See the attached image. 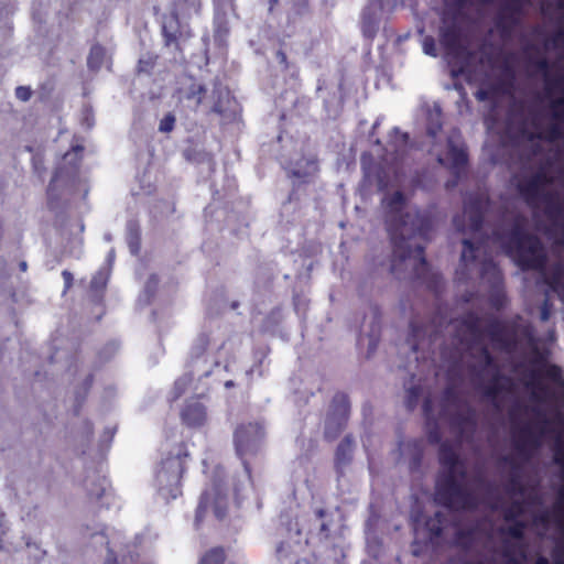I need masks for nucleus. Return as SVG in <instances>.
<instances>
[{"label": "nucleus", "instance_id": "f257e3e1", "mask_svg": "<svg viewBox=\"0 0 564 564\" xmlns=\"http://www.w3.org/2000/svg\"><path fill=\"white\" fill-rule=\"evenodd\" d=\"M524 387L532 404L523 410L532 417L517 425L513 451L499 462L503 490L480 475L470 478L456 448L441 444L436 501L451 511L481 507L503 520L456 530L465 551H485L462 564H564V414L542 409L545 398L534 376Z\"/></svg>", "mask_w": 564, "mask_h": 564}, {"label": "nucleus", "instance_id": "f03ea898", "mask_svg": "<svg viewBox=\"0 0 564 564\" xmlns=\"http://www.w3.org/2000/svg\"><path fill=\"white\" fill-rule=\"evenodd\" d=\"M547 119L533 130L522 126L514 151L520 155L522 172L513 176L516 187L531 208L532 215L544 216L538 227L554 238L557 248H564V97L553 109L546 110ZM529 220L517 216L509 234L501 237L494 232L517 264L539 270L541 276L564 301V262L558 260L546 268V251L541 241L528 234Z\"/></svg>", "mask_w": 564, "mask_h": 564}, {"label": "nucleus", "instance_id": "7ed1b4c3", "mask_svg": "<svg viewBox=\"0 0 564 564\" xmlns=\"http://www.w3.org/2000/svg\"><path fill=\"white\" fill-rule=\"evenodd\" d=\"M456 336L469 351L473 383L496 410L501 411L508 401L516 399L517 383L501 372L499 364L488 350V344L492 349L507 355L511 370L516 373L518 364L513 361V354L519 344L516 329L499 321H490L484 325L476 314L468 313L456 326Z\"/></svg>", "mask_w": 564, "mask_h": 564}, {"label": "nucleus", "instance_id": "20e7f679", "mask_svg": "<svg viewBox=\"0 0 564 564\" xmlns=\"http://www.w3.org/2000/svg\"><path fill=\"white\" fill-rule=\"evenodd\" d=\"M469 0H444L448 11L458 13ZM482 3L497 2L496 25L503 39L511 37L519 25L527 8L539 3L542 15L556 26V31L546 37L544 46L547 51H557L554 63L556 73H552L551 63L546 57L535 61V67L544 80L546 100L545 110L553 109L555 101L564 97V0H479Z\"/></svg>", "mask_w": 564, "mask_h": 564}, {"label": "nucleus", "instance_id": "39448f33", "mask_svg": "<svg viewBox=\"0 0 564 564\" xmlns=\"http://www.w3.org/2000/svg\"><path fill=\"white\" fill-rule=\"evenodd\" d=\"M487 206L488 198L485 193L468 194L464 199L463 214L453 219L456 230L465 236L462 239L463 250L456 276L462 282L480 279L490 297L496 300L495 305L499 306V300L502 299L501 273L488 252L489 238L480 239Z\"/></svg>", "mask_w": 564, "mask_h": 564}, {"label": "nucleus", "instance_id": "423d86ee", "mask_svg": "<svg viewBox=\"0 0 564 564\" xmlns=\"http://www.w3.org/2000/svg\"><path fill=\"white\" fill-rule=\"evenodd\" d=\"M383 202L389 208L387 226L392 242L391 273L398 279H425L429 264L424 258L423 240L430 231V221L417 210H405L404 196L393 193Z\"/></svg>", "mask_w": 564, "mask_h": 564}, {"label": "nucleus", "instance_id": "0eeeda50", "mask_svg": "<svg viewBox=\"0 0 564 564\" xmlns=\"http://www.w3.org/2000/svg\"><path fill=\"white\" fill-rule=\"evenodd\" d=\"M265 429L264 425L257 422L242 423L237 426L234 433V442L238 456L242 459L243 475L242 479H239L235 484L234 491L237 501L242 497V491L246 490L250 485V467L246 460V456H252L258 454L264 444Z\"/></svg>", "mask_w": 564, "mask_h": 564}, {"label": "nucleus", "instance_id": "6e6552de", "mask_svg": "<svg viewBox=\"0 0 564 564\" xmlns=\"http://www.w3.org/2000/svg\"><path fill=\"white\" fill-rule=\"evenodd\" d=\"M441 420L448 422L459 442L469 441L476 429V413L464 401L447 389L441 410Z\"/></svg>", "mask_w": 564, "mask_h": 564}, {"label": "nucleus", "instance_id": "1a4fd4ad", "mask_svg": "<svg viewBox=\"0 0 564 564\" xmlns=\"http://www.w3.org/2000/svg\"><path fill=\"white\" fill-rule=\"evenodd\" d=\"M209 341V335L206 333H202L197 336L189 355V370L174 382V399H178L185 392L187 384L194 377L200 381L203 378H207L212 373L214 367L219 365L218 361L210 359L205 355Z\"/></svg>", "mask_w": 564, "mask_h": 564}, {"label": "nucleus", "instance_id": "9d476101", "mask_svg": "<svg viewBox=\"0 0 564 564\" xmlns=\"http://www.w3.org/2000/svg\"><path fill=\"white\" fill-rule=\"evenodd\" d=\"M184 471L181 448L176 454L163 458L155 474L159 492L164 498L175 499L181 494V478Z\"/></svg>", "mask_w": 564, "mask_h": 564}, {"label": "nucleus", "instance_id": "9b49d317", "mask_svg": "<svg viewBox=\"0 0 564 564\" xmlns=\"http://www.w3.org/2000/svg\"><path fill=\"white\" fill-rule=\"evenodd\" d=\"M82 150V147H76L72 152H67L64 155L63 161L56 169L47 188L50 200L58 197V191L61 188L74 185L78 175V152Z\"/></svg>", "mask_w": 564, "mask_h": 564}, {"label": "nucleus", "instance_id": "f8f14e48", "mask_svg": "<svg viewBox=\"0 0 564 564\" xmlns=\"http://www.w3.org/2000/svg\"><path fill=\"white\" fill-rule=\"evenodd\" d=\"M224 471L220 468L215 470L213 479V492L206 490L202 494L200 500L196 510V523L200 521L203 513L208 507L213 506L214 514L218 520H223L227 512V494L223 488Z\"/></svg>", "mask_w": 564, "mask_h": 564}, {"label": "nucleus", "instance_id": "ddd939ff", "mask_svg": "<svg viewBox=\"0 0 564 564\" xmlns=\"http://www.w3.org/2000/svg\"><path fill=\"white\" fill-rule=\"evenodd\" d=\"M516 73L508 61L501 63L500 77L495 82H488L476 93L475 97L479 101L494 100L510 95L513 89Z\"/></svg>", "mask_w": 564, "mask_h": 564}, {"label": "nucleus", "instance_id": "4468645a", "mask_svg": "<svg viewBox=\"0 0 564 564\" xmlns=\"http://www.w3.org/2000/svg\"><path fill=\"white\" fill-rule=\"evenodd\" d=\"M350 412L349 400L346 394L337 393L334 395L329 410L325 419V437L334 440L345 427Z\"/></svg>", "mask_w": 564, "mask_h": 564}, {"label": "nucleus", "instance_id": "2eb2a0df", "mask_svg": "<svg viewBox=\"0 0 564 564\" xmlns=\"http://www.w3.org/2000/svg\"><path fill=\"white\" fill-rule=\"evenodd\" d=\"M440 37L448 55L460 57L465 54L466 48L463 43L462 31L455 21L447 22V19L444 17Z\"/></svg>", "mask_w": 564, "mask_h": 564}, {"label": "nucleus", "instance_id": "dca6fc26", "mask_svg": "<svg viewBox=\"0 0 564 564\" xmlns=\"http://www.w3.org/2000/svg\"><path fill=\"white\" fill-rule=\"evenodd\" d=\"M213 98H215V101L212 106V112L220 116L224 121L232 120L236 116V101L231 99L229 91L215 85Z\"/></svg>", "mask_w": 564, "mask_h": 564}, {"label": "nucleus", "instance_id": "f3484780", "mask_svg": "<svg viewBox=\"0 0 564 564\" xmlns=\"http://www.w3.org/2000/svg\"><path fill=\"white\" fill-rule=\"evenodd\" d=\"M355 441L351 435H346L338 444L335 453V468L338 478L344 477L352 462Z\"/></svg>", "mask_w": 564, "mask_h": 564}, {"label": "nucleus", "instance_id": "a211bd4d", "mask_svg": "<svg viewBox=\"0 0 564 564\" xmlns=\"http://www.w3.org/2000/svg\"><path fill=\"white\" fill-rule=\"evenodd\" d=\"M447 159L446 164L454 170L455 173H458L462 167L467 162V154L465 149L460 142V137L458 133H453L447 138Z\"/></svg>", "mask_w": 564, "mask_h": 564}, {"label": "nucleus", "instance_id": "6ab92c4d", "mask_svg": "<svg viewBox=\"0 0 564 564\" xmlns=\"http://www.w3.org/2000/svg\"><path fill=\"white\" fill-rule=\"evenodd\" d=\"M181 417L187 426H202L207 421L206 408L198 400H191L183 408Z\"/></svg>", "mask_w": 564, "mask_h": 564}, {"label": "nucleus", "instance_id": "aec40b11", "mask_svg": "<svg viewBox=\"0 0 564 564\" xmlns=\"http://www.w3.org/2000/svg\"><path fill=\"white\" fill-rule=\"evenodd\" d=\"M206 94L205 85L193 80L187 87L180 89V99L186 102L187 107L197 110L206 98Z\"/></svg>", "mask_w": 564, "mask_h": 564}, {"label": "nucleus", "instance_id": "412c9836", "mask_svg": "<svg viewBox=\"0 0 564 564\" xmlns=\"http://www.w3.org/2000/svg\"><path fill=\"white\" fill-rule=\"evenodd\" d=\"M337 510L319 508L321 523L317 531V540L327 541L330 539L335 527Z\"/></svg>", "mask_w": 564, "mask_h": 564}, {"label": "nucleus", "instance_id": "4be33fe9", "mask_svg": "<svg viewBox=\"0 0 564 564\" xmlns=\"http://www.w3.org/2000/svg\"><path fill=\"white\" fill-rule=\"evenodd\" d=\"M107 486V480L97 476L85 481L88 496L96 500L100 499L106 494Z\"/></svg>", "mask_w": 564, "mask_h": 564}, {"label": "nucleus", "instance_id": "5701e85b", "mask_svg": "<svg viewBox=\"0 0 564 564\" xmlns=\"http://www.w3.org/2000/svg\"><path fill=\"white\" fill-rule=\"evenodd\" d=\"M362 33L365 36L371 39L378 31V19L370 8L362 12Z\"/></svg>", "mask_w": 564, "mask_h": 564}, {"label": "nucleus", "instance_id": "b1692460", "mask_svg": "<svg viewBox=\"0 0 564 564\" xmlns=\"http://www.w3.org/2000/svg\"><path fill=\"white\" fill-rule=\"evenodd\" d=\"M127 242L132 254L140 250V228L135 221H129L127 225Z\"/></svg>", "mask_w": 564, "mask_h": 564}, {"label": "nucleus", "instance_id": "393cba45", "mask_svg": "<svg viewBox=\"0 0 564 564\" xmlns=\"http://www.w3.org/2000/svg\"><path fill=\"white\" fill-rule=\"evenodd\" d=\"M275 557L280 564H292L295 560V553L290 543L280 542L275 547Z\"/></svg>", "mask_w": 564, "mask_h": 564}, {"label": "nucleus", "instance_id": "a878e982", "mask_svg": "<svg viewBox=\"0 0 564 564\" xmlns=\"http://www.w3.org/2000/svg\"><path fill=\"white\" fill-rule=\"evenodd\" d=\"M106 56V51L101 45H94L90 48L89 55L87 57V65L91 70L100 69L104 59Z\"/></svg>", "mask_w": 564, "mask_h": 564}, {"label": "nucleus", "instance_id": "bb28decb", "mask_svg": "<svg viewBox=\"0 0 564 564\" xmlns=\"http://www.w3.org/2000/svg\"><path fill=\"white\" fill-rule=\"evenodd\" d=\"M441 110L440 108H435L434 110L429 112L426 131L430 137L435 138L437 133L441 131Z\"/></svg>", "mask_w": 564, "mask_h": 564}, {"label": "nucleus", "instance_id": "cd10ccee", "mask_svg": "<svg viewBox=\"0 0 564 564\" xmlns=\"http://www.w3.org/2000/svg\"><path fill=\"white\" fill-rule=\"evenodd\" d=\"M159 284V280L156 275L151 274L148 281L145 282L143 293L141 294L139 301L143 302L144 304H149L151 302V299L155 294L156 288Z\"/></svg>", "mask_w": 564, "mask_h": 564}, {"label": "nucleus", "instance_id": "c85d7f7f", "mask_svg": "<svg viewBox=\"0 0 564 564\" xmlns=\"http://www.w3.org/2000/svg\"><path fill=\"white\" fill-rule=\"evenodd\" d=\"M391 135V144L397 153H402L408 144L409 135L400 132L398 128H393Z\"/></svg>", "mask_w": 564, "mask_h": 564}, {"label": "nucleus", "instance_id": "c756f323", "mask_svg": "<svg viewBox=\"0 0 564 564\" xmlns=\"http://www.w3.org/2000/svg\"><path fill=\"white\" fill-rule=\"evenodd\" d=\"M225 553L220 547H216L207 552L200 560L199 564H224Z\"/></svg>", "mask_w": 564, "mask_h": 564}, {"label": "nucleus", "instance_id": "7c9ffc66", "mask_svg": "<svg viewBox=\"0 0 564 564\" xmlns=\"http://www.w3.org/2000/svg\"><path fill=\"white\" fill-rule=\"evenodd\" d=\"M413 448V457H412V467H416L420 464L421 455H422V442L421 441H410L403 445L402 452Z\"/></svg>", "mask_w": 564, "mask_h": 564}, {"label": "nucleus", "instance_id": "2f4dec72", "mask_svg": "<svg viewBox=\"0 0 564 564\" xmlns=\"http://www.w3.org/2000/svg\"><path fill=\"white\" fill-rule=\"evenodd\" d=\"M85 534L87 536H90L91 539H95V545H109V539L108 536L104 533V529L102 528H99L97 531L95 532H91L90 531V528L89 527H86V532Z\"/></svg>", "mask_w": 564, "mask_h": 564}, {"label": "nucleus", "instance_id": "473e14b6", "mask_svg": "<svg viewBox=\"0 0 564 564\" xmlns=\"http://www.w3.org/2000/svg\"><path fill=\"white\" fill-rule=\"evenodd\" d=\"M119 350V344L116 341L108 343L99 352V358L102 361L110 360Z\"/></svg>", "mask_w": 564, "mask_h": 564}, {"label": "nucleus", "instance_id": "72a5a7b5", "mask_svg": "<svg viewBox=\"0 0 564 564\" xmlns=\"http://www.w3.org/2000/svg\"><path fill=\"white\" fill-rule=\"evenodd\" d=\"M176 118L173 113L165 115L159 124V131L163 133H169L174 129Z\"/></svg>", "mask_w": 564, "mask_h": 564}, {"label": "nucleus", "instance_id": "f704fd0d", "mask_svg": "<svg viewBox=\"0 0 564 564\" xmlns=\"http://www.w3.org/2000/svg\"><path fill=\"white\" fill-rule=\"evenodd\" d=\"M106 283L107 276L102 272H97L90 281V289L97 293L106 286Z\"/></svg>", "mask_w": 564, "mask_h": 564}, {"label": "nucleus", "instance_id": "c9c22d12", "mask_svg": "<svg viewBox=\"0 0 564 564\" xmlns=\"http://www.w3.org/2000/svg\"><path fill=\"white\" fill-rule=\"evenodd\" d=\"M319 523H321L319 509H316V510H314L313 517L310 521V528H308V533H307L310 535V538L317 539V531L319 529Z\"/></svg>", "mask_w": 564, "mask_h": 564}, {"label": "nucleus", "instance_id": "e433bc0d", "mask_svg": "<svg viewBox=\"0 0 564 564\" xmlns=\"http://www.w3.org/2000/svg\"><path fill=\"white\" fill-rule=\"evenodd\" d=\"M544 375L554 382H560L562 380V369L556 365L546 366Z\"/></svg>", "mask_w": 564, "mask_h": 564}, {"label": "nucleus", "instance_id": "4c0bfd02", "mask_svg": "<svg viewBox=\"0 0 564 564\" xmlns=\"http://www.w3.org/2000/svg\"><path fill=\"white\" fill-rule=\"evenodd\" d=\"M422 46H423V52L426 55H430L433 57L437 56L435 40L432 36H425L422 42Z\"/></svg>", "mask_w": 564, "mask_h": 564}, {"label": "nucleus", "instance_id": "58836bf2", "mask_svg": "<svg viewBox=\"0 0 564 564\" xmlns=\"http://www.w3.org/2000/svg\"><path fill=\"white\" fill-rule=\"evenodd\" d=\"M435 517L437 518V524H435V523H427V525H429L430 531L434 535L438 536V535L442 534V531H443V528H444L443 527V519H442L443 518V513L438 511V512L435 513Z\"/></svg>", "mask_w": 564, "mask_h": 564}, {"label": "nucleus", "instance_id": "ea45409f", "mask_svg": "<svg viewBox=\"0 0 564 564\" xmlns=\"http://www.w3.org/2000/svg\"><path fill=\"white\" fill-rule=\"evenodd\" d=\"M32 91L29 87L19 86L15 89V97L21 101H28L31 98Z\"/></svg>", "mask_w": 564, "mask_h": 564}, {"label": "nucleus", "instance_id": "a19ab883", "mask_svg": "<svg viewBox=\"0 0 564 564\" xmlns=\"http://www.w3.org/2000/svg\"><path fill=\"white\" fill-rule=\"evenodd\" d=\"M550 315H551V306L549 304V301L545 299L540 308V319L542 322H546L550 318Z\"/></svg>", "mask_w": 564, "mask_h": 564}, {"label": "nucleus", "instance_id": "79ce46f5", "mask_svg": "<svg viewBox=\"0 0 564 564\" xmlns=\"http://www.w3.org/2000/svg\"><path fill=\"white\" fill-rule=\"evenodd\" d=\"M163 36H164V41H165V45L166 46H171L172 44L175 45L176 48H178V44L176 42V36L175 34L169 32L166 30V26H163Z\"/></svg>", "mask_w": 564, "mask_h": 564}, {"label": "nucleus", "instance_id": "37998d69", "mask_svg": "<svg viewBox=\"0 0 564 564\" xmlns=\"http://www.w3.org/2000/svg\"><path fill=\"white\" fill-rule=\"evenodd\" d=\"M429 441L431 443H435V444L440 443V441H441V433H440V431H438L436 425L433 426V427H430V430H429Z\"/></svg>", "mask_w": 564, "mask_h": 564}, {"label": "nucleus", "instance_id": "c03bdc74", "mask_svg": "<svg viewBox=\"0 0 564 564\" xmlns=\"http://www.w3.org/2000/svg\"><path fill=\"white\" fill-rule=\"evenodd\" d=\"M93 435V426L88 421H85L83 423V441H88L90 436Z\"/></svg>", "mask_w": 564, "mask_h": 564}, {"label": "nucleus", "instance_id": "a18cd8bd", "mask_svg": "<svg viewBox=\"0 0 564 564\" xmlns=\"http://www.w3.org/2000/svg\"><path fill=\"white\" fill-rule=\"evenodd\" d=\"M308 167H310V173H313L316 171V163L315 162H310L308 164ZM308 174V172H301L300 170H294L293 171V175L296 176V177H305L306 175Z\"/></svg>", "mask_w": 564, "mask_h": 564}, {"label": "nucleus", "instance_id": "49530a36", "mask_svg": "<svg viewBox=\"0 0 564 564\" xmlns=\"http://www.w3.org/2000/svg\"><path fill=\"white\" fill-rule=\"evenodd\" d=\"M62 276H63V280L65 283V290H68L73 284V280H74L73 274L69 271L64 270L62 272Z\"/></svg>", "mask_w": 564, "mask_h": 564}, {"label": "nucleus", "instance_id": "de8ad7c7", "mask_svg": "<svg viewBox=\"0 0 564 564\" xmlns=\"http://www.w3.org/2000/svg\"><path fill=\"white\" fill-rule=\"evenodd\" d=\"M275 57L278 62L284 66V68H288L286 54L283 51L279 50L275 54Z\"/></svg>", "mask_w": 564, "mask_h": 564}, {"label": "nucleus", "instance_id": "09e8293b", "mask_svg": "<svg viewBox=\"0 0 564 564\" xmlns=\"http://www.w3.org/2000/svg\"><path fill=\"white\" fill-rule=\"evenodd\" d=\"M423 409H424V412L426 415L427 424L430 425L431 421H432V414H431V402L429 400H425V402L423 404Z\"/></svg>", "mask_w": 564, "mask_h": 564}, {"label": "nucleus", "instance_id": "8fccbe9b", "mask_svg": "<svg viewBox=\"0 0 564 564\" xmlns=\"http://www.w3.org/2000/svg\"><path fill=\"white\" fill-rule=\"evenodd\" d=\"M149 67H152L151 62H145L143 59L139 61V70L140 72H147Z\"/></svg>", "mask_w": 564, "mask_h": 564}, {"label": "nucleus", "instance_id": "3c124183", "mask_svg": "<svg viewBox=\"0 0 564 564\" xmlns=\"http://www.w3.org/2000/svg\"><path fill=\"white\" fill-rule=\"evenodd\" d=\"M93 384V377L91 376H88L85 381H84V394L87 393V391L89 390V388L91 387Z\"/></svg>", "mask_w": 564, "mask_h": 564}, {"label": "nucleus", "instance_id": "603ef678", "mask_svg": "<svg viewBox=\"0 0 564 564\" xmlns=\"http://www.w3.org/2000/svg\"><path fill=\"white\" fill-rule=\"evenodd\" d=\"M108 551H109V557H107L105 564H117L116 558L112 557V550L108 549Z\"/></svg>", "mask_w": 564, "mask_h": 564}, {"label": "nucleus", "instance_id": "864d4df0", "mask_svg": "<svg viewBox=\"0 0 564 564\" xmlns=\"http://www.w3.org/2000/svg\"><path fill=\"white\" fill-rule=\"evenodd\" d=\"M377 2L378 8H383L386 4H389L391 0H377Z\"/></svg>", "mask_w": 564, "mask_h": 564}, {"label": "nucleus", "instance_id": "5fc2aeb1", "mask_svg": "<svg viewBox=\"0 0 564 564\" xmlns=\"http://www.w3.org/2000/svg\"><path fill=\"white\" fill-rule=\"evenodd\" d=\"M19 267H20L21 271H26L28 264L25 261H22V262H20Z\"/></svg>", "mask_w": 564, "mask_h": 564}, {"label": "nucleus", "instance_id": "6e6d98bb", "mask_svg": "<svg viewBox=\"0 0 564 564\" xmlns=\"http://www.w3.org/2000/svg\"><path fill=\"white\" fill-rule=\"evenodd\" d=\"M226 388L234 387V382L231 380L225 382Z\"/></svg>", "mask_w": 564, "mask_h": 564}, {"label": "nucleus", "instance_id": "4d7b16f0", "mask_svg": "<svg viewBox=\"0 0 564 564\" xmlns=\"http://www.w3.org/2000/svg\"><path fill=\"white\" fill-rule=\"evenodd\" d=\"M299 2H300V8L301 9H305V7H306L305 1L304 0H299Z\"/></svg>", "mask_w": 564, "mask_h": 564}, {"label": "nucleus", "instance_id": "13d9d810", "mask_svg": "<svg viewBox=\"0 0 564 564\" xmlns=\"http://www.w3.org/2000/svg\"><path fill=\"white\" fill-rule=\"evenodd\" d=\"M276 2H278V0H271V1H270V10H272V9H273L274 3H276Z\"/></svg>", "mask_w": 564, "mask_h": 564}, {"label": "nucleus", "instance_id": "bf43d9fd", "mask_svg": "<svg viewBox=\"0 0 564 564\" xmlns=\"http://www.w3.org/2000/svg\"><path fill=\"white\" fill-rule=\"evenodd\" d=\"M412 332H413V336L415 337L416 336V328H415L414 324H412Z\"/></svg>", "mask_w": 564, "mask_h": 564}, {"label": "nucleus", "instance_id": "052dcab7", "mask_svg": "<svg viewBox=\"0 0 564 564\" xmlns=\"http://www.w3.org/2000/svg\"><path fill=\"white\" fill-rule=\"evenodd\" d=\"M378 187H379L380 189H382V187H383V184H382V181H381V180H379V182H378Z\"/></svg>", "mask_w": 564, "mask_h": 564}, {"label": "nucleus", "instance_id": "680f3d73", "mask_svg": "<svg viewBox=\"0 0 564 564\" xmlns=\"http://www.w3.org/2000/svg\"><path fill=\"white\" fill-rule=\"evenodd\" d=\"M438 162H440L441 164H445L444 159H443L442 156H438Z\"/></svg>", "mask_w": 564, "mask_h": 564}, {"label": "nucleus", "instance_id": "e2e57ef3", "mask_svg": "<svg viewBox=\"0 0 564 564\" xmlns=\"http://www.w3.org/2000/svg\"><path fill=\"white\" fill-rule=\"evenodd\" d=\"M550 338H551V340H554V334L553 333L550 334Z\"/></svg>", "mask_w": 564, "mask_h": 564}, {"label": "nucleus", "instance_id": "0e129e2a", "mask_svg": "<svg viewBox=\"0 0 564 564\" xmlns=\"http://www.w3.org/2000/svg\"><path fill=\"white\" fill-rule=\"evenodd\" d=\"M112 259V251L109 253V260Z\"/></svg>", "mask_w": 564, "mask_h": 564}]
</instances>
